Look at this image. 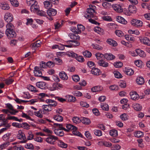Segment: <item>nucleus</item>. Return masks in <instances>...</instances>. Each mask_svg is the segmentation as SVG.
Listing matches in <instances>:
<instances>
[{
    "instance_id": "37",
    "label": "nucleus",
    "mask_w": 150,
    "mask_h": 150,
    "mask_svg": "<svg viewBox=\"0 0 150 150\" xmlns=\"http://www.w3.org/2000/svg\"><path fill=\"white\" fill-rule=\"evenodd\" d=\"M66 97L67 100L69 102H74L76 100V98L73 96L67 95L66 96Z\"/></svg>"
},
{
    "instance_id": "47",
    "label": "nucleus",
    "mask_w": 150,
    "mask_h": 150,
    "mask_svg": "<svg viewBox=\"0 0 150 150\" xmlns=\"http://www.w3.org/2000/svg\"><path fill=\"white\" fill-rule=\"evenodd\" d=\"M83 55L86 57L90 58L92 55L91 53L89 51H85L83 52Z\"/></svg>"
},
{
    "instance_id": "45",
    "label": "nucleus",
    "mask_w": 150,
    "mask_h": 150,
    "mask_svg": "<svg viewBox=\"0 0 150 150\" xmlns=\"http://www.w3.org/2000/svg\"><path fill=\"white\" fill-rule=\"evenodd\" d=\"M101 108L103 110L107 111L109 110V106L108 105L105 103H103L101 104Z\"/></svg>"
},
{
    "instance_id": "19",
    "label": "nucleus",
    "mask_w": 150,
    "mask_h": 150,
    "mask_svg": "<svg viewBox=\"0 0 150 150\" xmlns=\"http://www.w3.org/2000/svg\"><path fill=\"white\" fill-rule=\"evenodd\" d=\"M106 42L108 44L112 46L115 47L117 45V42L109 38L108 39Z\"/></svg>"
},
{
    "instance_id": "21",
    "label": "nucleus",
    "mask_w": 150,
    "mask_h": 150,
    "mask_svg": "<svg viewBox=\"0 0 150 150\" xmlns=\"http://www.w3.org/2000/svg\"><path fill=\"white\" fill-rule=\"evenodd\" d=\"M132 107L134 109L137 111H140L141 110L142 108V106L139 104L137 103H133Z\"/></svg>"
},
{
    "instance_id": "27",
    "label": "nucleus",
    "mask_w": 150,
    "mask_h": 150,
    "mask_svg": "<svg viewBox=\"0 0 150 150\" xmlns=\"http://www.w3.org/2000/svg\"><path fill=\"white\" fill-rule=\"evenodd\" d=\"M42 108L43 112L45 111V112L50 111L52 109V108L50 107L48 105H43Z\"/></svg>"
},
{
    "instance_id": "4",
    "label": "nucleus",
    "mask_w": 150,
    "mask_h": 150,
    "mask_svg": "<svg viewBox=\"0 0 150 150\" xmlns=\"http://www.w3.org/2000/svg\"><path fill=\"white\" fill-rule=\"evenodd\" d=\"M16 137L18 139L23 140L21 141L20 143H25L27 141L24 133L21 130L18 131Z\"/></svg>"
},
{
    "instance_id": "60",
    "label": "nucleus",
    "mask_w": 150,
    "mask_h": 150,
    "mask_svg": "<svg viewBox=\"0 0 150 150\" xmlns=\"http://www.w3.org/2000/svg\"><path fill=\"white\" fill-rule=\"evenodd\" d=\"M80 104L82 107L88 108L89 107V105L87 103L83 101H81L80 102Z\"/></svg>"
},
{
    "instance_id": "59",
    "label": "nucleus",
    "mask_w": 150,
    "mask_h": 150,
    "mask_svg": "<svg viewBox=\"0 0 150 150\" xmlns=\"http://www.w3.org/2000/svg\"><path fill=\"white\" fill-rule=\"evenodd\" d=\"M109 88L111 91H117L118 90L119 87L116 85H113L110 86Z\"/></svg>"
},
{
    "instance_id": "36",
    "label": "nucleus",
    "mask_w": 150,
    "mask_h": 150,
    "mask_svg": "<svg viewBox=\"0 0 150 150\" xmlns=\"http://www.w3.org/2000/svg\"><path fill=\"white\" fill-rule=\"evenodd\" d=\"M7 119L9 120H13L15 121L21 122L22 121V119H18L17 117L14 116H9L7 117Z\"/></svg>"
},
{
    "instance_id": "52",
    "label": "nucleus",
    "mask_w": 150,
    "mask_h": 150,
    "mask_svg": "<svg viewBox=\"0 0 150 150\" xmlns=\"http://www.w3.org/2000/svg\"><path fill=\"white\" fill-rule=\"evenodd\" d=\"M126 72L128 75L131 76L133 75L134 73L133 70L131 68H127L126 69Z\"/></svg>"
},
{
    "instance_id": "30",
    "label": "nucleus",
    "mask_w": 150,
    "mask_h": 150,
    "mask_svg": "<svg viewBox=\"0 0 150 150\" xmlns=\"http://www.w3.org/2000/svg\"><path fill=\"white\" fill-rule=\"evenodd\" d=\"M136 81L138 84L142 85L144 83V78L142 77L139 76L137 78Z\"/></svg>"
},
{
    "instance_id": "14",
    "label": "nucleus",
    "mask_w": 150,
    "mask_h": 150,
    "mask_svg": "<svg viewBox=\"0 0 150 150\" xmlns=\"http://www.w3.org/2000/svg\"><path fill=\"white\" fill-rule=\"evenodd\" d=\"M4 20L7 22H12L13 20L12 15L10 13L7 12L4 15Z\"/></svg>"
},
{
    "instance_id": "9",
    "label": "nucleus",
    "mask_w": 150,
    "mask_h": 150,
    "mask_svg": "<svg viewBox=\"0 0 150 150\" xmlns=\"http://www.w3.org/2000/svg\"><path fill=\"white\" fill-rule=\"evenodd\" d=\"M47 13L50 17L49 19L50 20H52L53 19L52 16H55L57 13V11L56 9L53 8H50L47 11Z\"/></svg>"
},
{
    "instance_id": "42",
    "label": "nucleus",
    "mask_w": 150,
    "mask_h": 150,
    "mask_svg": "<svg viewBox=\"0 0 150 150\" xmlns=\"http://www.w3.org/2000/svg\"><path fill=\"white\" fill-rule=\"evenodd\" d=\"M128 33L130 34H134L136 35H139L140 34L139 31L137 30H128Z\"/></svg>"
},
{
    "instance_id": "25",
    "label": "nucleus",
    "mask_w": 150,
    "mask_h": 150,
    "mask_svg": "<svg viewBox=\"0 0 150 150\" xmlns=\"http://www.w3.org/2000/svg\"><path fill=\"white\" fill-rule=\"evenodd\" d=\"M116 19L117 21L118 22L123 24H126L127 23V21L123 17L118 16L116 17Z\"/></svg>"
},
{
    "instance_id": "10",
    "label": "nucleus",
    "mask_w": 150,
    "mask_h": 150,
    "mask_svg": "<svg viewBox=\"0 0 150 150\" xmlns=\"http://www.w3.org/2000/svg\"><path fill=\"white\" fill-rule=\"evenodd\" d=\"M11 134L10 133H8L5 134L2 137L4 141L6 142H9L15 140V139L11 138Z\"/></svg>"
},
{
    "instance_id": "56",
    "label": "nucleus",
    "mask_w": 150,
    "mask_h": 150,
    "mask_svg": "<svg viewBox=\"0 0 150 150\" xmlns=\"http://www.w3.org/2000/svg\"><path fill=\"white\" fill-rule=\"evenodd\" d=\"M120 118L123 120H126L128 118V115L126 113H123L120 115Z\"/></svg>"
},
{
    "instance_id": "63",
    "label": "nucleus",
    "mask_w": 150,
    "mask_h": 150,
    "mask_svg": "<svg viewBox=\"0 0 150 150\" xmlns=\"http://www.w3.org/2000/svg\"><path fill=\"white\" fill-rule=\"evenodd\" d=\"M121 148V146L118 144H115L113 145L111 147V149L112 150H119Z\"/></svg>"
},
{
    "instance_id": "61",
    "label": "nucleus",
    "mask_w": 150,
    "mask_h": 150,
    "mask_svg": "<svg viewBox=\"0 0 150 150\" xmlns=\"http://www.w3.org/2000/svg\"><path fill=\"white\" fill-rule=\"evenodd\" d=\"M96 57L98 59H100L103 57H104V55L101 53H97L95 54Z\"/></svg>"
},
{
    "instance_id": "35",
    "label": "nucleus",
    "mask_w": 150,
    "mask_h": 150,
    "mask_svg": "<svg viewBox=\"0 0 150 150\" xmlns=\"http://www.w3.org/2000/svg\"><path fill=\"white\" fill-rule=\"evenodd\" d=\"M94 30L95 32L100 35L102 34L103 32V30L98 26L95 27Z\"/></svg>"
},
{
    "instance_id": "28",
    "label": "nucleus",
    "mask_w": 150,
    "mask_h": 150,
    "mask_svg": "<svg viewBox=\"0 0 150 150\" xmlns=\"http://www.w3.org/2000/svg\"><path fill=\"white\" fill-rule=\"evenodd\" d=\"M53 118L54 120L59 122H62L63 119V117L62 116L58 114L54 115L53 116Z\"/></svg>"
},
{
    "instance_id": "55",
    "label": "nucleus",
    "mask_w": 150,
    "mask_h": 150,
    "mask_svg": "<svg viewBox=\"0 0 150 150\" xmlns=\"http://www.w3.org/2000/svg\"><path fill=\"white\" fill-rule=\"evenodd\" d=\"M44 6L46 9H48L51 6V4L50 2L48 1H45L44 2Z\"/></svg>"
},
{
    "instance_id": "49",
    "label": "nucleus",
    "mask_w": 150,
    "mask_h": 150,
    "mask_svg": "<svg viewBox=\"0 0 150 150\" xmlns=\"http://www.w3.org/2000/svg\"><path fill=\"white\" fill-rule=\"evenodd\" d=\"M102 6L105 8H109L111 7L110 3H109L107 2H104L102 4Z\"/></svg>"
},
{
    "instance_id": "53",
    "label": "nucleus",
    "mask_w": 150,
    "mask_h": 150,
    "mask_svg": "<svg viewBox=\"0 0 150 150\" xmlns=\"http://www.w3.org/2000/svg\"><path fill=\"white\" fill-rule=\"evenodd\" d=\"M115 77L117 79H120L122 77V75L118 71H115L113 72Z\"/></svg>"
},
{
    "instance_id": "13",
    "label": "nucleus",
    "mask_w": 150,
    "mask_h": 150,
    "mask_svg": "<svg viewBox=\"0 0 150 150\" xmlns=\"http://www.w3.org/2000/svg\"><path fill=\"white\" fill-rule=\"evenodd\" d=\"M113 9L118 13H122L123 11V9L120 4H114L112 6Z\"/></svg>"
},
{
    "instance_id": "31",
    "label": "nucleus",
    "mask_w": 150,
    "mask_h": 150,
    "mask_svg": "<svg viewBox=\"0 0 150 150\" xmlns=\"http://www.w3.org/2000/svg\"><path fill=\"white\" fill-rule=\"evenodd\" d=\"M134 136L137 138L142 137L144 136V133L140 131H137L134 132Z\"/></svg>"
},
{
    "instance_id": "2",
    "label": "nucleus",
    "mask_w": 150,
    "mask_h": 150,
    "mask_svg": "<svg viewBox=\"0 0 150 150\" xmlns=\"http://www.w3.org/2000/svg\"><path fill=\"white\" fill-rule=\"evenodd\" d=\"M6 34L8 38H13L16 36V33L13 30L14 26L11 23H8L6 26Z\"/></svg>"
},
{
    "instance_id": "6",
    "label": "nucleus",
    "mask_w": 150,
    "mask_h": 150,
    "mask_svg": "<svg viewBox=\"0 0 150 150\" xmlns=\"http://www.w3.org/2000/svg\"><path fill=\"white\" fill-rule=\"evenodd\" d=\"M63 127L60 128L63 129V130L66 132H69L70 130H75L77 127L72 125L70 124H62Z\"/></svg>"
},
{
    "instance_id": "16",
    "label": "nucleus",
    "mask_w": 150,
    "mask_h": 150,
    "mask_svg": "<svg viewBox=\"0 0 150 150\" xmlns=\"http://www.w3.org/2000/svg\"><path fill=\"white\" fill-rule=\"evenodd\" d=\"M1 8L4 10H8L10 8V7L8 3L5 2H1L0 3Z\"/></svg>"
},
{
    "instance_id": "51",
    "label": "nucleus",
    "mask_w": 150,
    "mask_h": 150,
    "mask_svg": "<svg viewBox=\"0 0 150 150\" xmlns=\"http://www.w3.org/2000/svg\"><path fill=\"white\" fill-rule=\"evenodd\" d=\"M91 46L94 49L98 50H100L103 49V47H102L96 44H92Z\"/></svg>"
},
{
    "instance_id": "64",
    "label": "nucleus",
    "mask_w": 150,
    "mask_h": 150,
    "mask_svg": "<svg viewBox=\"0 0 150 150\" xmlns=\"http://www.w3.org/2000/svg\"><path fill=\"white\" fill-rule=\"evenodd\" d=\"M72 78L73 80L75 82H78L80 80V78L78 75H75L72 76Z\"/></svg>"
},
{
    "instance_id": "32",
    "label": "nucleus",
    "mask_w": 150,
    "mask_h": 150,
    "mask_svg": "<svg viewBox=\"0 0 150 150\" xmlns=\"http://www.w3.org/2000/svg\"><path fill=\"white\" fill-rule=\"evenodd\" d=\"M66 54L69 57L75 58L77 56V54L71 51L67 52Z\"/></svg>"
},
{
    "instance_id": "7",
    "label": "nucleus",
    "mask_w": 150,
    "mask_h": 150,
    "mask_svg": "<svg viewBox=\"0 0 150 150\" xmlns=\"http://www.w3.org/2000/svg\"><path fill=\"white\" fill-rule=\"evenodd\" d=\"M77 29H76V28L73 27L71 28V30L73 32H75L77 34L80 33L82 31H83L85 29V27L83 25L80 24H78L77 25Z\"/></svg>"
},
{
    "instance_id": "18",
    "label": "nucleus",
    "mask_w": 150,
    "mask_h": 150,
    "mask_svg": "<svg viewBox=\"0 0 150 150\" xmlns=\"http://www.w3.org/2000/svg\"><path fill=\"white\" fill-rule=\"evenodd\" d=\"M131 98L134 100H136L138 98L139 95L136 92H131L130 93Z\"/></svg>"
},
{
    "instance_id": "24",
    "label": "nucleus",
    "mask_w": 150,
    "mask_h": 150,
    "mask_svg": "<svg viewBox=\"0 0 150 150\" xmlns=\"http://www.w3.org/2000/svg\"><path fill=\"white\" fill-rule=\"evenodd\" d=\"M59 76L61 79L64 80H66L68 79L67 74L64 71H62L59 73Z\"/></svg>"
},
{
    "instance_id": "58",
    "label": "nucleus",
    "mask_w": 150,
    "mask_h": 150,
    "mask_svg": "<svg viewBox=\"0 0 150 150\" xmlns=\"http://www.w3.org/2000/svg\"><path fill=\"white\" fill-rule=\"evenodd\" d=\"M75 58L77 61L79 62H81L84 61V59L82 56H78L77 54Z\"/></svg>"
},
{
    "instance_id": "39",
    "label": "nucleus",
    "mask_w": 150,
    "mask_h": 150,
    "mask_svg": "<svg viewBox=\"0 0 150 150\" xmlns=\"http://www.w3.org/2000/svg\"><path fill=\"white\" fill-rule=\"evenodd\" d=\"M1 126L4 127L7 129L9 128L11 126L10 125L6 122V120L4 119L3 120V122L1 123Z\"/></svg>"
},
{
    "instance_id": "62",
    "label": "nucleus",
    "mask_w": 150,
    "mask_h": 150,
    "mask_svg": "<svg viewBox=\"0 0 150 150\" xmlns=\"http://www.w3.org/2000/svg\"><path fill=\"white\" fill-rule=\"evenodd\" d=\"M6 84L9 85L12 83L14 80L8 78L4 80Z\"/></svg>"
},
{
    "instance_id": "26",
    "label": "nucleus",
    "mask_w": 150,
    "mask_h": 150,
    "mask_svg": "<svg viewBox=\"0 0 150 150\" xmlns=\"http://www.w3.org/2000/svg\"><path fill=\"white\" fill-rule=\"evenodd\" d=\"M104 57L108 60H112L115 58V56L112 54L106 53L104 54Z\"/></svg>"
},
{
    "instance_id": "8",
    "label": "nucleus",
    "mask_w": 150,
    "mask_h": 150,
    "mask_svg": "<svg viewBox=\"0 0 150 150\" xmlns=\"http://www.w3.org/2000/svg\"><path fill=\"white\" fill-rule=\"evenodd\" d=\"M131 24L133 26L137 28L142 27L143 25L142 21L136 19H133L131 21Z\"/></svg>"
},
{
    "instance_id": "54",
    "label": "nucleus",
    "mask_w": 150,
    "mask_h": 150,
    "mask_svg": "<svg viewBox=\"0 0 150 150\" xmlns=\"http://www.w3.org/2000/svg\"><path fill=\"white\" fill-rule=\"evenodd\" d=\"M29 89L33 93H37L38 92V91L36 89L34 86L32 85H30L29 86Z\"/></svg>"
},
{
    "instance_id": "17",
    "label": "nucleus",
    "mask_w": 150,
    "mask_h": 150,
    "mask_svg": "<svg viewBox=\"0 0 150 150\" xmlns=\"http://www.w3.org/2000/svg\"><path fill=\"white\" fill-rule=\"evenodd\" d=\"M34 73L35 75L36 76H41L42 75V73L40 70V69L39 67H35L34 68Z\"/></svg>"
},
{
    "instance_id": "23",
    "label": "nucleus",
    "mask_w": 150,
    "mask_h": 150,
    "mask_svg": "<svg viewBox=\"0 0 150 150\" xmlns=\"http://www.w3.org/2000/svg\"><path fill=\"white\" fill-rule=\"evenodd\" d=\"M34 113L35 116L40 118H41L43 117V111L42 109H40L39 110L34 112Z\"/></svg>"
},
{
    "instance_id": "33",
    "label": "nucleus",
    "mask_w": 150,
    "mask_h": 150,
    "mask_svg": "<svg viewBox=\"0 0 150 150\" xmlns=\"http://www.w3.org/2000/svg\"><path fill=\"white\" fill-rule=\"evenodd\" d=\"M136 52H137V55H139L140 57H144L146 56V54L144 52L139 49L136 50Z\"/></svg>"
},
{
    "instance_id": "38",
    "label": "nucleus",
    "mask_w": 150,
    "mask_h": 150,
    "mask_svg": "<svg viewBox=\"0 0 150 150\" xmlns=\"http://www.w3.org/2000/svg\"><path fill=\"white\" fill-rule=\"evenodd\" d=\"M101 143H102L105 146L108 147H110L112 145V144L111 143L106 141H103L101 142H99L98 143V144L99 145Z\"/></svg>"
},
{
    "instance_id": "20",
    "label": "nucleus",
    "mask_w": 150,
    "mask_h": 150,
    "mask_svg": "<svg viewBox=\"0 0 150 150\" xmlns=\"http://www.w3.org/2000/svg\"><path fill=\"white\" fill-rule=\"evenodd\" d=\"M103 87L101 86H98L92 88L91 89L92 91L93 92H99L103 90Z\"/></svg>"
},
{
    "instance_id": "15",
    "label": "nucleus",
    "mask_w": 150,
    "mask_h": 150,
    "mask_svg": "<svg viewBox=\"0 0 150 150\" xmlns=\"http://www.w3.org/2000/svg\"><path fill=\"white\" fill-rule=\"evenodd\" d=\"M38 3L36 2L35 4H33V6H31L30 7V9L31 11L33 13H36L39 10L40 7L38 5Z\"/></svg>"
},
{
    "instance_id": "12",
    "label": "nucleus",
    "mask_w": 150,
    "mask_h": 150,
    "mask_svg": "<svg viewBox=\"0 0 150 150\" xmlns=\"http://www.w3.org/2000/svg\"><path fill=\"white\" fill-rule=\"evenodd\" d=\"M36 85L38 87L41 89H46L48 87V84L43 81L38 82L36 83Z\"/></svg>"
},
{
    "instance_id": "34",
    "label": "nucleus",
    "mask_w": 150,
    "mask_h": 150,
    "mask_svg": "<svg viewBox=\"0 0 150 150\" xmlns=\"http://www.w3.org/2000/svg\"><path fill=\"white\" fill-rule=\"evenodd\" d=\"M100 70L96 68L93 67L91 71L92 74L95 75H98L99 74Z\"/></svg>"
},
{
    "instance_id": "50",
    "label": "nucleus",
    "mask_w": 150,
    "mask_h": 150,
    "mask_svg": "<svg viewBox=\"0 0 150 150\" xmlns=\"http://www.w3.org/2000/svg\"><path fill=\"white\" fill-rule=\"evenodd\" d=\"M70 41L71 45L72 46V47H75L80 45V43L78 41L73 40H70Z\"/></svg>"
},
{
    "instance_id": "40",
    "label": "nucleus",
    "mask_w": 150,
    "mask_h": 150,
    "mask_svg": "<svg viewBox=\"0 0 150 150\" xmlns=\"http://www.w3.org/2000/svg\"><path fill=\"white\" fill-rule=\"evenodd\" d=\"M82 122L84 124L88 125L90 123L91 121L88 118L83 117L81 119Z\"/></svg>"
},
{
    "instance_id": "41",
    "label": "nucleus",
    "mask_w": 150,
    "mask_h": 150,
    "mask_svg": "<svg viewBox=\"0 0 150 150\" xmlns=\"http://www.w3.org/2000/svg\"><path fill=\"white\" fill-rule=\"evenodd\" d=\"M109 133L110 135L113 137H116L118 134L117 131L114 129L110 130Z\"/></svg>"
},
{
    "instance_id": "22",
    "label": "nucleus",
    "mask_w": 150,
    "mask_h": 150,
    "mask_svg": "<svg viewBox=\"0 0 150 150\" xmlns=\"http://www.w3.org/2000/svg\"><path fill=\"white\" fill-rule=\"evenodd\" d=\"M98 64L100 66H102L103 67H107L108 66V63L105 62V61L102 59L99 60L98 62Z\"/></svg>"
},
{
    "instance_id": "46",
    "label": "nucleus",
    "mask_w": 150,
    "mask_h": 150,
    "mask_svg": "<svg viewBox=\"0 0 150 150\" xmlns=\"http://www.w3.org/2000/svg\"><path fill=\"white\" fill-rule=\"evenodd\" d=\"M37 1L35 0H27L26 3L28 6H33L34 4H36L35 3Z\"/></svg>"
},
{
    "instance_id": "44",
    "label": "nucleus",
    "mask_w": 150,
    "mask_h": 150,
    "mask_svg": "<svg viewBox=\"0 0 150 150\" xmlns=\"http://www.w3.org/2000/svg\"><path fill=\"white\" fill-rule=\"evenodd\" d=\"M93 132L96 136L98 137L101 136L102 135V131L99 129H95L93 130Z\"/></svg>"
},
{
    "instance_id": "5",
    "label": "nucleus",
    "mask_w": 150,
    "mask_h": 150,
    "mask_svg": "<svg viewBox=\"0 0 150 150\" xmlns=\"http://www.w3.org/2000/svg\"><path fill=\"white\" fill-rule=\"evenodd\" d=\"M58 137L53 135H51L46 138L45 141L48 143L54 144L56 140H57Z\"/></svg>"
},
{
    "instance_id": "11",
    "label": "nucleus",
    "mask_w": 150,
    "mask_h": 150,
    "mask_svg": "<svg viewBox=\"0 0 150 150\" xmlns=\"http://www.w3.org/2000/svg\"><path fill=\"white\" fill-rule=\"evenodd\" d=\"M139 38L141 43L147 46H150V40L148 38L141 36H139Z\"/></svg>"
},
{
    "instance_id": "57",
    "label": "nucleus",
    "mask_w": 150,
    "mask_h": 150,
    "mask_svg": "<svg viewBox=\"0 0 150 150\" xmlns=\"http://www.w3.org/2000/svg\"><path fill=\"white\" fill-rule=\"evenodd\" d=\"M135 65L138 67H141L142 65V62L141 61L138 60H135L134 62Z\"/></svg>"
},
{
    "instance_id": "43",
    "label": "nucleus",
    "mask_w": 150,
    "mask_h": 150,
    "mask_svg": "<svg viewBox=\"0 0 150 150\" xmlns=\"http://www.w3.org/2000/svg\"><path fill=\"white\" fill-rule=\"evenodd\" d=\"M72 120L75 124H78L81 121V119L78 117H74L72 118Z\"/></svg>"
},
{
    "instance_id": "48",
    "label": "nucleus",
    "mask_w": 150,
    "mask_h": 150,
    "mask_svg": "<svg viewBox=\"0 0 150 150\" xmlns=\"http://www.w3.org/2000/svg\"><path fill=\"white\" fill-rule=\"evenodd\" d=\"M128 9L130 13H135L136 12L137 9L135 6H129Z\"/></svg>"
},
{
    "instance_id": "29",
    "label": "nucleus",
    "mask_w": 150,
    "mask_h": 150,
    "mask_svg": "<svg viewBox=\"0 0 150 150\" xmlns=\"http://www.w3.org/2000/svg\"><path fill=\"white\" fill-rule=\"evenodd\" d=\"M58 145L59 147L63 148H66L68 146L67 144L65 143L61 140H58Z\"/></svg>"
},
{
    "instance_id": "1",
    "label": "nucleus",
    "mask_w": 150,
    "mask_h": 150,
    "mask_svg": "<svg viewBox=\"0 0 150 150\" xmlns=\"http://www.w3.org/2000/svg\"><path fill=\"white\" fill-rule=\"evenodd\" d=\"M52 125L55 128L54 130V134L59 136H63L64 134V132L62 131L63 130V129L60 128L61 127H63L62 124L53 122H52Z\"/></svg>"
},
{
    "instance_id": "3",
    "label": "nucleus",
    "mask_w": 150,
    "mask_h": 150,
    "mask_svg": "<svg viewBox=\"0 0 150 150\" xmlns=\"http://www.w3.org/2000/svg\"><path fill=\"white\" fill-rule=\"evenodd\" d=\"M95 13V10L93 8H88L84 13V17L87 19L94 18Z\"/></svg>"
}]
</instances>
